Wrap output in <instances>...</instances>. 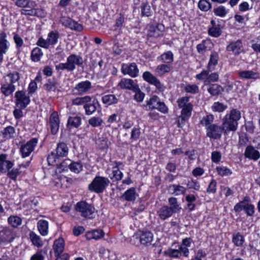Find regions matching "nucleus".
Returning a JSON list of instances; mask_svg holds the SVG:
<instances>
[{
    "instance_id": "1",
    "label": "nucleus",
    "mask_w": 260,
    "mask_h": 260,
    "mask_svg": "<svg viewBox=\"0 0 260 260\" xmlns=\"http://www.w3.org/2000/svg\"><path fill=\"white\" fill-rule=\"evenodd\" d=\"M241 117L240 111L233 109L230 113L226 114L222 120V126L224 130V134L228 135L230 132H235L238 125V121Z\"/></svg>"
},
{
    "instance_id": "2",
    "label": "nucleus",
    "mask_w": 260,
    "mask_h": 260,
    "mask_svg": "<svg viewBox=\"0 0 260 260\" xmlns=\"http://www.w3.org/2000/svg\"><path fill=\"white\" fill-rule=\"evenodd\" d=\"M153 235L149 231H139L131 238L130 242L133 245L148 246L151 245Z\"/></svg>"
},
{
    "instance_id": "3",
    "label": "nucleus",
    "mask_w": 260,
    "mask_h": 260,
    "mask_svg": "<svg viewBox=\"0 0 260 260\" xmlns=\"http://www.w3.org/2000/svg\"><path fill=\"white\" fill-rule=\"evenodd\" d=\"M83 60L80 56L72 54L70 55L67 58L66 63H60L55 66L56 70H66L69 72L73 71L76 66H81L83 65Z\"/></svg>"
},
{
    "instance_id": "4",
    "label": "nucleus",
    "mask_w": 260,
    "mask_h": 260,
    "mask_svg": "<svg viewBox=\"0 0 260 260\" xmlns=\"http://www.w3.org/2000/svg\"><path fill=\"white\" fill-rule=\"evenodd\" d=\"M69 148L64 142L58 143L54 151L51 152L48 156L47 161L49 165H54L60 158L67 156Z\"/></svg>"
},
{
    "instance_id": "5",
    "label": "nucleus",
    "mask_w": 260,
    "mask_h": 260,
    "mask_svg": "<svg viewBox=\"0 0 260 260\" xmlns=\"http://www.w3.org/2000/svg\"><path fill=\"white\" fill-rule=\"evenodd\" d=\"M110 183V180L105 177L96 176L92 182L88 185L90 191L97 193H102L108 186Z\"/></svg>"
},
{
    "instance_id": "6",
    "label": "nucleus",
    "mask_w": 260,
    "mask_h": 260,
    "mask_svg": "<svg viewBox=\"0 0 260 260\" xmlns=\"http://www.w3.org/2000/svg\"><path fill=\"white\" fill-rule=\"evenodd\" d=\"M147 110L157 109L160 112L166 114L168 113V108L166 104L161 102L159 98L153 95L146 101V105L145 106Z\"/></svg>"
},
{
    "instance_id": "7",
    "label": "nucleus",
    "mask_w": 260,
    "mask_h": 260,
    "mask_svg": "<svg viewBox=\"0 0 260 260\" xmlns=\"http://www.w3.org/2000/svg\"><path fill=\"white\" fill-rule=\"evenodd\" d=\"M76 210L80 213L81 216L91 219L95 216V208L91 204L85 201H81L77 203Z\"/></svg>"
},
{
    "instance_id": "8",
    "label": "nucleus",
    "mask_w": 260,
    "mask_h": 260,
    "mask_svg": "<svg viewBox=\"0 0 260 260\" xmlns=\"http://www.w3.org/2000/svg\"><path fill=\"white\" fill-rule=\"evenodd\" d=\"M249 198L245 197L243 200L236 204L234 206V210L236 212H240L243 210L246 215L252 216L255 212L254 206L248 203Z\"/></svg>"
},
{
    "instance_id": "9",
    "label": "nucleus",
    "mask_w": 260,
    "mask_h": 260,
    "mask_svg": "<svg viewBox=\"0 0 260 260\" xmlns=\"http://www.w3.org/2000/svg\"><path fill=\"white\" fill-rule=\"evenodd\" d=\"M189 96H185L179 98L177 101L178 107L181 109V113L191 115L193 105L190 102Z\"/></svg>"
},
{
    "instance_id": "10",
    "label": "nucleus",
    "mask_w": 260,
    "mask_h": 260,
    "mask_svg": "<svg viewBox=\"0 0 260 260\" xmlns=\"http://www.w3.org/2000/svg\"><path fill=\"white\" fill-rule=\"evenodd\" d=\"M144 81L148 83L155 86L156 88L159 91L162 92L165 89V86L160 82V81L149 71L144 72L142 76Z\"/></svg>"
},
{
    "instance_id": "11",
    "label": "nucleus",
    "mask_w": 260,
    "mask_h": 260,
    "mask_svg": "<svg viewBox=\"0 0 260 260\" xmlns=\"http://www.w3.org/2000/svg\"><path fill=\"white\" fill-rule=\"evenodd\" d=\"M16 105L21 109H25L30 103L29 96L23 90H18L15 92Z\"/></svg>"
},
{
    "instance_id": "12",
    "label": "nucleus",
    "mask_w": 260,
    "mask_h": 260,
    "mask_svg": "<svg viewBox=\"0 0 260 260\" xmlns=\"http://www.w3.org/2000/svg\"><path fill=\"white\" fill-rule=\"evenodd\" d=\"M38 142L37 138H34L27 141L25 144L21 146L20 151L22 157L24 158L29 156L30 153L34 151Z\"/></svg>"
},
{
    "instance_id": "13",
    "label": "nucleus",
    "mask_w": 260,
    "mask_h": 260,
    "mask_svg": "<svg viewBox=\"0 0 260 260\" xmlns=\"http://www.w3.org/2000/svg\"><path fill=\"white\" fill-rule=\"evenodd\" d=\"M59 22L63 26L68 27L72 30L80 32L83 29V27L82 24L78 23L77 21H75L68 17H61L60 19Z\"/></svg>"
},
{
    "instance_id": "14",
    "label": "nucleus",
    "mask_w": 260,
    "mask_h": 260,
    "mask_svg": "<svg viewBox=\"0 0 260 260\" xmlns=\"http://www.w3.org/2000/svg\"><path fill=\"white\" fill-rule=\"evenodd\" d=\"M224 133V130L222 125L220 126L217 124H213L206 130V135L207 137L213 139H219L222 135V133Z\"/></svg>"
},
{
    "instance_id": "15",
    "label": "nucleus",
    "mask_w": 260,
    "mask_h": 260,
    "mask_svg": "<svg viewBox=\"0 0 260 260\" xmlns=\"http://www.w3.org/2000/svg\"><path fill=\"white\" fill-rule=\"evenodd\" d=\"M121 72L124 75L127 74L132 78H135L139 75V69L135 62L122 64Z\"/></svg>"
},
{
    "instance_id": "16",
    "label": "nucleus",
    "mask_w": 260,
    "mask_h": 260,
    "mask_svg": "<svg viewBox=\"0 0 260 260\" xmlns=\"http://www.w3.org/2000/svg\"><path fill=\"white\" fill-rule=\"evenodd\" d=\"M59 123L58 113L56 111L53 112L49 118V124L52 134H57L59 128Z\"/></svg>"
},
{
    "instance_id": "17",
    "label": "nucleus",
    "mask_w": 260,
    "mask_h": 260,
    "mask_svg": "<svg viewBox=\"0 0 260 260\" xmlns=\"http://www.w3.org/2000/svg\"><path fill=\"white\" fill-rule=\"evenodd\" d=\"M118 86L121 89H128L133 91L138 90L139 85L131 79L122 78L118 83Z\"/></svg>"
},
{
    "instance_id": "18",
    "label": "nucleus",
    "mask_w": 260,
    "mask_h": 260,
    "mask_svg": "<svg viewBox=\"0 0 260 260\" xmlns=\"http://www.w3.org/2000/svg\"><path fill=\"white\" fill-rule=\"evenodd\" d=\"M226 50L232 52L235 55H238L243 51V44L242 40L239 39L231 42L226 46Z\"/></svg>"
},
{
    "instance_id": "19",
    "label": "nucleus",
    "mask_w": 260,
    "mask_h": 260,
    "mask_svg": "<svg viewBox=\"0 0 260 260\" xmlns=\"http://www.w3.org/2000/svg\"><path fill=\"white\" fill-rule=\"evenodd\" d=\"M92 87L91 83L89 81H82L76 85L73 89L74 94H81L88 91Z\"/></svg>"
},
{
    "instance_id": "20",
    "label": "nucleus",
    "mask_w": 260,
    "mask_h": 260,
    "mask_svg": "<svg viewBox=\"0 0 260 260\" xmlns=\"http://www.w3.org/2000/svg\"><path fill=\"white\" fill-rule=\"evenodd\" d=\"M16 132L14 127L9 125L0 132V140L2 142L13 139L15 137Z\"/></svg>"
},
{
    "instance_id": "21",
    "label": "nucleus",
    "mask_w": 260,
    "mask_h": 260,
    "mask_svg": "<svg viewBox=\"0 0 260 260\" xmlns=\"http://www.w3.org/2000/svg\"><path fill=\"white\" fill-rule=\"evenodd\" d=\"M14 238L15 234L12 230L6 228L0 231V242H11Z\"/></svg>"
},
{
    "instance_id": "22",
    "label": "nucleus",
    "mask_w": 260,
    "mask_h": 260,
    "mask_svg": "<svg viewBox=\"0 0 260 260\" xmlns=\"http://www.w3.org/2000/svg\"><path fill=\"white\" fill-rule=\"evenodd\" d=\"M6 38V35L2 31L0 33V63L4 60L3 56L5 54L9 48L8 41Z\"/></svg>"
},
{
    "instance_id": "23",
    "label": "nucleus",
    "mask_w": 260,
    "mask_h": 260,
    "mask_svg": "<svg viewBox=\"0 0 260 260\" xmlns=\"http://www.w3.org/2000/svg\"><path fill=\"white\" fill-rule=\"evenodd\" d=\"M171 69L170 64L162 63L157 66L153 72L156 76L161 77L170 72Z\"/></svg>"
},
{
    "instance_id": "24",
    "label": "nucleus",
    "mask_w": 260,
    "mask_h": 260,
    "mask_svg": "<svg viewBox=\"0 0 260 260\" xmlns=\"http://www.w3.org/2000/svg\"><path fill=\"white\" fill-rule=\"evenodd\" d=\"M213 47V44L208 39L203 40L200 44L197 45V49L199 53L203 54L206 51L211 50Z\"/></svg>"
},
{
    "instance_id": "25",
    "label": "nucleus",
    "mask_w": 260,
    "mask_h": 260,
    "mask_svg": "<svg viewBox=\"0 0 260 260\" xmlns=\"http://www.w3.org/2000/svg\"><path fill=\"white\" fill-rule=\"evenodd\" d=\"M245 156L250 159L257 160L260 157V153L253 146H248L245 151Z\"/></svg>"
},
{
    "instance_id": "26",
    "label": "nucleus",
    "mask_w": 260,
    "mask_h": 260,
    "mask_svg": "<svg viewBox=\"0 0 260 260\" xmlns=\"http://www.w3.org/2000/svg\"><path fill=\"white\" fill-rule=\"evenodd\" d=\"M174 212L168 206L161 207L157 212V215L162 220H165L170 217Z\"/></svg>"
},
{
    "instance_id": "27",
    "label": "nucleus",
    "mask_w": 260,
    "mask_h": 260,
    "mask_svg": "<svg viewBox=\"0 0 260 260\" xmlns=\"http://www.w3.org/2000/svg\"><path fill=\"white\" fill-rule=\"evenodd\" d=\"M240 77L246 79L256 80L260 78L259 74L257 72L252 70H245L239 72Z\"/></svg>"
},
{
    "instance_id": "28",
    "label": "nucleus",
    "mask_w": 260,
    "mask_h": 260,
    "mask_svg": "<svg viewBox=\"0 0 260 260\" xmlns=\"http://www.w3.org/2000/svg\"><path fill=\"white\" fill-rule=\"evenodd\" d=\"M15 90V86L12 84L9 83V82L5 81L1 84V91L6 96L12 94Z\"/></svg>"
},
{
    "instance_id": "29",
    "label": "nucleus",
    "mask_w": 260,
    "mask_h": 260,
    "mask_svg": "<svg viewBox=\"0 0 260 260\" xmlns=\"http://www.w3.org/2000/svg\"><path fill=\"white\" fill-rule=\"evenodd\" d=\"M157 59L158 61L164 62L165 64L171 65L174 61V55L171 51H168L158 56Z\"/></svg>"
},
{
    "instance_id": "30",
    "label": "nucleus",
    "mask_w": 260,
    "mask_h": 260,
    "mask_svg": "<svg viewBox=\"0 0 260 260\" xmlns=\"http://www.w3.org/2000/svg\"><path fill=\"white\" fill-rule=\"evenodd\" d=\"M64 246V240L62 238H59L54 242L53 248L55 256H59L63 251Z\"/></svg>"
},
{
    "instance_id": "31",
    "label": "nucleus",
    "mask_w": 260,
    "mask_h": 260,
    "mask_svg": "<svg viewBox=\"0 0 260 260\" xmlns=\"http://www.w3.org/2000/svg\"><path fill=\"white\" fill-rule=\"evenodd\" d=\"M81 124V118L79 116L73 115L68 118L67 126L69 128H78Z\"/></svg>"
},
{
    "instance_id": "32",
    "label": "nucleus",
    "mask_w": 260,
    "mask_h": 260,
    "mask_svg": "<svg viewBox=\"0 0 260 260\" xmlns=\"http://www.w3.org/2000/svg\"><path fill=\"white\" fill-rule=\"evenodd\" d=\"M58 87V83L54 79L48 80L47 82L44 85V88L47 92L59 91Z\"/></svg>"
},
{
    "instance_id": "33",
    "label": "nucleus",
    "mask_w": 260,
    "mask_h": 260,
    "mask_svg": "<svg viewBox=\"0 0 260 260\" xmlns=\"http://www.w3.org/2000/svg\"><path fill=\"white\" fill-rule=\"evenodd\" d=\"M164 30V26L161 24H158L155 26L151 27L149 30V35L150 37L157 38L162 35Z\"/></svg>"
},
{
    "instance_id": "34",
    "label": "nucleus",
    "mask_w": 260,
    "mask_h": 260,
    "mask_svg": "<svg viewBox=\"0 0 260 260\" xmlns=\"http://www.w3.org/2000/svg\"><path fill=\"white\" fill-rule=\"evenodd\" d=\"M104 236V233L102 230H95L92 231L88 232L86 233L85 236L88 240H99Z\"/></svg>"
},
{
    "instance_id": "35",
    "label": "nucleus",
    "mask_w": 260,
    "mask_h": 260,
    "mask_svg": "<svg viewBox=\"0 0 260 260\" xmlns=\"http://www.w3.org/2000/svg\"><path fill=\"white\" fill-rule=\"evenodd\" d=\"M245 242L244 236L239 232H234L232 235V242L235 246L242 247Z\"/></svg>"
},
{
    "instance_id": "36",
    "label": "nucleus",
    "mask_w": 260,
    "mask_h": 260,
    "mask_svg": "<svg viewBox=\"0 0 260 260\" xmlns=\"http://www.w3.org/2000/svg\"><path fill=\"white\" fill-rule=\"evenodd\" d=\"M218 60V53L215 51L212 52L210 55V59L207 66V69L209 71H212L215 69V67L217 64Z\"/></svg>"
},
{
    "instance_id": "37",
    "label": "nucleus",
    "mask_w": 260,
    "mask_h": 260,
    "mask_svg": "<svg viewBox=\"0 0 260 260\" xmlns=\"http://www.w3.org/2000/svg\"><path fill=\"white\" fill-rule=\"evenodd\" d=\"M37 227L42 236H46L48 233V222L45 220H40L37 223Z\"/></svg>"
},
{
    "instance_id": "38",
    "label": "nucleus",
    "mask_w": 260,
    "mask_h": 260,
    "mask_svg": "<svg viewBox=\"0 0 260 260\" xmlns=\"http://www.w3.org/2000/svg\"><path fill=\"white\" fill-rule=\"evenodd\" d=\"M212 26L208 29L209 34L214 37H218L221 34V30L219 24H216L214 20L211 21Z\"/></svg>"
},
{
    "instance_id": "39",
    "label": "nucleus",
    "mask_w": 260,
    "mask_h": 260,
    "mask_svg": "<svg viewBox=\"0 0 260 260\" xmlns=\"http://www.w3.org/2000/svg\"><path fill=\"white\" fill-rule=\"evenodd\" d=\"M98 106H99V104L97 100H93L92 103H87L84 105V108L85 110L86 114L88 115L92 114L96 111Z\"/></svg>"
},
{
    "instance_id": "40",
    "label": "nucleus",
    "mask_w": 260,
    "mask_h": 260,
    "mask_svg": "<svg viewBox=\"0 0 260 260\" xmlns=\"http://www.w3.org/2000/svg\"><path fill=\"white\" fill-rule=\"evenodd\" d=\"M169 188L172 190V193L176 196L184 194L186 191L185 187L180 185L171 184L169 186Z\"/></svg>"
},
{
    "instance_id": "41",
    "label": "nucleus",
    "mask_w": 260,
    "mask_h": 260,
    "mask_svg": "<svg viewBox=\"0 0 260 260\" xmlns=\"http://www.w3.org/2000/svg\"><path fill=\"white\" fill-rule=\"evenodd\" d=\"M59 38V34L56 31H51L47 36L48 42L50 46H54L57 42Z\"/></svg>"
},
{
    "instance_id": "42",
    "label": "nucleus",
    "mask_w": 260,
    "mask_h": 260,
    "mask_svg": "<svg viewBox=\"0 0 260 260\" xmlns=\"http://www.w3.org/2000/svg\"><path fill=\"white\" fill-rule=\"evenodd\" d=\"M122 198L127 201H134L136 200V190L134 187L127 189L122 196Z\"/></svg>"
},
{
    "instance_id": "43",
    "label": "nucleus",
    "mask_w": 260,
    "mask_h": 260,
    "mask_svg": "<svg viewBox=\"0 0 260 260\" xmlns=\"http://www.w3.org/2000/svg\"><path fill=\"white\" fill-rule=\"evenodd\" d=\"M29 238L32 244L37 247H41L43 245V242L41 237L34 232L29 233Z\"/></svg>"
},
{
    "instance_id": "44",
    "label": "nucleus",
    "mask_w": 260,
    "mask_h": 260,
    "mask_svg": "<svg viewBox=\"0 0 260 260\" xmlns=\"http://www.w3.org/2000/svg\"><path fill=\"white\" fill-rule=\"evenodd\" d=\"M98 147L102 150L107 149L110 142L108 141V139L105 137H99L95 142Z\"/></svg>"
},
{
    "instance_id": "45",
    "label": "nucleus",
    "mask_w": 260,
    "mask_h": 260,
    "mask_svg": "<svg viewBox=\"0 0 260 260\" xmlns=\"http://www.w3.org/2000/svg\"><path fill=\"white\" fill-rule=\"evenodd\" d=\"M223 91L222 86L217 84H212L208 88V91L213 96L218 95Z\"/></svg>"
},
{
    "instance_id": "46",
    "label": "nucleus",
    "mask_w": 260,
    "mask_h": 260,
    "mask_svg": "<svg viewBox=\"0 0 260 260\" xmlns=\"http://www.w3.org/2000/svg\"><path fill=\"white\" fill-rule=\"evenodd\" d=\"M91 101V98L90 96L86 95L83 97L76 98L72 100V104L74 105H85Z\"/></svg>"
},
{
    "instance_id": "47",
    "label": "nucleus",
    "mask_w": 260,
    "mask_h": 260,
    "mask_svg": "<svg viewBox=\"0 0 260 260\" xmlns=\"http://www.w3.org/2000/svg\"><path fill=\"white\" fill-rule=\"evenodd\" d=\"M141 15L142 16L149 17L152 15V11L148 2H143L141 6Z\"/></svg>"
},
{
    "instance_id": "48",
    "label": "nucleus",
    "mask_w": 260,
    "mask_h": 260,
    "mask_svg": "<svg viewBox=\"0 0 260 260\" xmlns=\"http://www.w3.org/2000/svg\"><path fill=\"white\" fill-rule=\"evenodd\" d=\"M102 102L107 105H111L117 103L118 99L114 94H107L103 96Z\"/></svg>"
},
{
    "instance_id": "49",
    "label": "nucleus",
    "mask_w": 260,
    "mask_h": 260,
    "mask_svg": "<svg viewBox=\"0 0 260 260\" xmlns=\"http://www.w3.org/2000/svg\"><path fill=\"white\" fill-rule=\"evenodd\" d=\"M213 120L214 116L211 114H209L204 116L200 123L203 126H205L206 130H207L213 124Z\"/></svg>"
},
{
    "instance_id": "50",
    "label": "nucleus",
    "mask_w": 260,
    "mask_h": 260,
    "mask_svg": "<svg viewBox=\"0 0 260 260\" xmlns=\"http://www.w3.org/2000/svg\"><path fill=\"white\" fill-rule=\"evenodd\" d=\"M20 79L19 74L17 72H14L8 74L5 77V81L9 82V83L14 85Z\"/></svg>"
},
{
    "instance_id": "51",
    "label": "nucleus",
    "mask_w": 260,
    "mask_h": 260,
    "mask_svg": "<svg viewBox=\"0 0 260 260\" xmlns=\"http://www.w3.org/2000/svg\"><path fill=\"white\" fill-rule=\"evenodd\" d=\"M169 203L170 205L169 208L171 209L172 211L174 213H176L179 211L181 208L180 207L179 205L177 202V200L175 197H171L168 199Z\"/></svg>"
},
{
    "instance_id": "52",
    "label": "nucleus",
    "mask_w": 260,
    "mask_h": 260,
    "mask_svg": "<svg viewBox=\"0 0 260 260\" xmlns=\"http://www.w3.org/2000/svg\"><path fill=\"white\" fill-rule=\"evenodd\" d=\"M43 55L42 50L39 47H36L31 51V59L33 61H39Z\"/></svg>"
},
{
    "instance_id": "53",
    "label": "nucleus",
    "mask_w": 260,
    "mask_h": 260,
    "mask_svg": "<svg viewBox=\"0 0 260 260\" xmlns=\"http://www.w3.org/2000/svg\"><path fill=\"white\" fill-rule=\"evenodd\" d=\"M42 10L39 9H21V14L24 15L39 16Z\"/></svg>"
},
{
    "instance_id": "54",
    "label": "nucleus",
    "mask_w": 260,
    "mask_h": 260,
    "mask_svg": "<svg viewBox=\"0 0 260 260\" xmlns=\"http://www.w3.org/2000/svg\"><path fill=\"white\" fill-rule=\"evenodd\" d=\"M9 223L13 228H17L22 223V219L17 216H10L8 219Z\"/></svg>"
},
{
    "instance_id": "55",
    "label": "nucleus",
    "mask_w": 260,
    "mask_h": 260,
    "mask_svg": "<svg viewBox=\"0 0 260 260\" xmlns=\"http://www.w3.org/2000/svg\"><path fill=\"white\" fill-rule=\"evenodd\" d=\"M198 7L201 11L206 12L212 8V5L207 0H200L198 3Z\"/></svg>"
},
{
    "instance_id": "56",
    "label": "nucleus",
    "mask_w": 260,
    "mask_h": 260,
    "mask_svg": "<svg viewBox=\"0 0 260 260\" xmlns=\"http://www.w3.org/2000/svg\"><path fill=\"white\" fill-rule=\"evenodd\" d=\"M69 168L72 172L78 173L82 170V165L78 162H71L69 164Z\"/></svg>"
},
{
    "instance_id": "57",
    "label": "nucleus",
    "mask_w": 260,
    "mask_h": 260,
    "mask_svg": "<svg viewBox=\"0 0 260 260\" xmlns=\"http://www.w3.org/2000/svg\"><path fill=\"white\" fill-rule=\"evenodd\" d=\"M191 116V115L181 113L177 119V125L179 127H182L185 121Z\"/></svg>"
},
{
    "instance_id": "58",
    "label": "nucleus",
    "mask_w": 260,
    "mask_h": 260,
    "mask_svg": "<svg viewBox=\"0 0 260 260\" xmlns=\"http://www.w3.org/2000/svg\"><path fill=\"white\" fill-rule=\"evenodd\" d=\"M216 170L218 174L221 176H229L232 174V171L225 167H217Z\"/></svg>"
},
{
    "instance_id": "59",
    "label": "nucleus",
    "mask_w": 260,
    "mask_h": 260,
    "mask_svg": "<svg viewBox=\"0 0 260 260\" xmlns=\"http://www.w3.org/2000/svg\"><path fill=\"white\" fill-rule=\"evenodd\" d=\"M165 254L170 257L177 258L181 256L180 251L178 249H169L165 251Z\"/></svg>"
},
{
    "instance_id": "60",
    "label": "nucleus",
    "mask_w": 260,
    "mask_h": 260,
    "mask_svg": "<svg viewBox=\"0 0 260 260\" xmlns=\"http://www.w3.org/2000/svg\"><path fill=\"white\" fill-rule=\"evenodd\" d=\"M227 108V106L218 102H215L212 106V109L214 112H222Z\"/></svg>"
},
{
    "instance_id": "61",
    "label": "nucleus",
    "mask_w": 260,
    "mask_h": 260,
    "mask_svg": "<svg viewBox=\"0 0 260 260\" xmlns=\"http://www.w3.org/2000/svg\"><path fill=\"white\" fill-rule=\"evenodd\" d=\"M184 90L186 92L191 94H196L199 92V87L196 84H188L185 87Z\"/></svg>"
},
{
    "instance_id": "62",
    "label": "nucleus",
    "mask_w": 260,
    "mask_h": 260,
    "mask_svg": "<svg viewBox=\"0 0 260 260\" xmlns=\"http://www.w3.org/2000/svg\"><path fill=\"white\" fill-rule=\"evenodd\" d=\"M213 12L215 15L221 17H224L228 13V11L225 7L222 6H220L214 9Z\"/></svg>"
},
{
    "instance_id": "63",
    "label": "nucleus",
    "mask_w": 260,
    "mask_h": 260,
    "mask_svg": "<svg viewBox=\"0 0 260 260\" xmlns=\"http://www.w3.org/2000/svg\"><path fill=\"white\" fill-rule=\"evenodd\" d=\"M103 120L98 117H93L88 120V123L93 127L101 126L103 123Z\"/></svg>"
},
{
    "instance_id": "64",
    "label": "nucleus",
    "mask_w": 260,
    "mask_h": 260,
    "mask_svg": "<svg viewBox=\"0 0 260 260\" xmlns=\"http://www.w3.org/2000/svg\"><path fill=\"white\" fill-rule=\"evenodd\" d=\"M135 92L134 99L138 102H141L143 101L145 96V93L142 92L138 86V90H134Z\"/></svg>"
}]
</instances>
